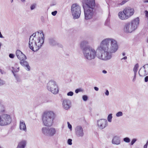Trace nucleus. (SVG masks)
Here are the masks:
<instances>
[{"mask_svg":"<svg viewBox=\"0 0 148 148\" xmlns=\"http://www.w3.org/2000/svg\"><path fill=\"white\" fill-rule=\"evenodd\" d=\"M118 47L117 42L114 39L111 38L104 39L97 48V50L100 52L97 54V57L103 61L109 60L112 57V53L116 52Z\"/></svg>","mask_w":148,"mask_h":148,"instance_id":"f257e3e1","label":"nucleus"},{"mask_svg":"<svg viewBox=\"0 0 148 148\" xmlns=\"http://www.w3.org/2000/svg\"><path fill=\"white\" fill-rule=\"evenodd\" d=\"M44 38V34L42 31H40L34 33L29 38V48L34 51H37L42 46Z\"/></svg>","mask_w":148,"mask_h":148,"instance_id":"f03ea898","label":"nucleus"},{"mask_svg":"<svg viewBox=\"0 0 148 148\" xmlns=\"http://www.w3.org/2000/svg\"><path fill=\"white\" fill-rule=\"evenodd\" d=\"M85 19L88 20L92 18L95 15V0H82Z\"/></svg>","mask_w":148,"mask_h":148,"instance_id":"7ed1b4c3","label":"nucleus"},{"mask_svg":"<svg viewBox=\"0 0 148 148\" xmlns=\"http://www.w3.org/2000/svg\"><path fill=\"white\" fill-rule=\"evenodd\" d=\"M139 19L137 17L131 22L125 23L123 25V30L125 33H130L135 31L138 28L139 23Z\"/></svg>","mask_w":148,"mask_h":148,"instance_id":"20e7f679","label":"nucleus"},{"mask_svg":"<svg viewBox=\"0 0 148 148\" xmlns=\"http://www.w3.org/2000/svg\"><path fill=\"white\" fill-rule=\"evenodd\" d=\"M55 118V114L53 112L48 111L45 112L42 116V121L44 125L46 126H52Z\"/></svg>","mask_w":148,"mask_h":148,"instance_id":"39448f33","label":"nucleus"},{"mask_svg":"<svg viewBox=\"0 0 148 148\" xmlns=\"http://www.w3.org/2000/svg\"><path fill=\"white\" fill-rule=\"evenodd\" d=\"M82 51L84 58L88 60H94L97 56L96 50L89 46H86L83 48Z\"/></svg>","mask_w":148,"mask_h":148,"instance_id":"423d86ee","label":"nucleus"},{"mask_svg":"<svg viewBox=\"0 0 148 148\" xmlns=\"http://www.w3.org/2000/svg\"><path fill=\"white\" fill-rule=\"evenodd\" d=\"M134 12V9L130 7L126 8L123 11L120 12L119 13V17L121 20H126L132 16Z\"/></svg>","mask_w":148,"mask_h":148,"instance_id":"0eeeda50","label":"nucleus"},{"mask_svg":"<svg viewBox=\"0 0 148 148\" xmlns=\"http://www.w3.org/2000/svg\"><path fill=\"white\" fill-rule=\"evenodd\" d=\"M47 88L48 91L54 94H56L58 93L59 89L58 84L53 80H51L48 82L47 84Z\"/></svg>","mask_w":148,"mask_h":148,"instance_id":"6e6552de","label":"nucleus"},{"mask_svg":"<svg viewBox=\"0 0 148 148\" xmlns=\"http://www.w3.org/2000/svg\"><path fill=\"white\" fill-rule=\"evenodd\" d=\"M42 133L44 135L49 137H53L57 133V130L54 127H43L41 129Z\"/></svg>","mask_w":148,"mask_h":148,"instance_id":"1a4fd4ad","label":"nucleus"},{"mask_svg":"<svg viewBox=\"0 0 148 148\" xmlns=\"http://www.w3.org/2000/svg\"><path fill=\"white\" fill-rule=\"evenodd\" d=\"M11 121L12 118L10 115L3 114L0 115V126H4L9 125Z\"/></svg>","mask_w":148,"mask_h":148,"instance_id":"9d476101","label":"nucleus"},{"mask_svg":"<svg viewBox=\"0 0 148 148\" xmlns=\"http://www.w3.org/2000/svg\"><path fill=\"white\" fill-rule=\"evenodd\" d=\"M71 10L74 19H77L80 17L81 13V8L78 4L77 3L73 4L71 7Z\"/></svg>","mask_w":148,"mask_h":148,"instance_id":"9b49d317","label":"nucleus"},{"mask_svg":"<svg viewBox=\"0 0 148 148\" xmlns=\"http://www.w3.org/2000/svg\"><path fill=\"white\" fill-rule=\"evenodd\" d=\"M75 133L78 137H82L84 135V129L81 125H77L75 128Z\"/></svg>","mask_w":148,"mask_h":148,"instance_id":"f8f14e48","label":"nucleus"},{"mask_svg":"<svg viewBox=\"0 0 148 148\" xmlns=\"http://www.w3.org/2000/svg\"><path fill=\"white\" fill-rule=\"evenodd\" d=\"M97 125L98 128L100 130L105 128L108 125V122L105 119H101L97 121Z\"/></svg>","mask_w":148,"mask_h":148,"instance_id":"ddd939ff","label":"nucleus"},{"mask_svg":"<svg viewBox=\"0 0 148 148\" xmlns=\"http://www.w3.org/2000/svg\"><path fill=\"white\" fill-rule=\"evenodd\" d=\"M139 74L140 76H144L148 74V64H146L141 67L139 70Z\"/></svg>","mask_w":148,"mask_h":148,"instance_id":"4468645a","label":"nucleus"},{"mask_svg":"<svg viewBox=\"0 0 148 148\" xmlns=\"http://www.w3.org/2000/svg\"><path fill=\"white\" fill-rule=\"evenodd\" d=\"M18 64L16 63L14 64V66L12 67V71L17 81L19 82L20 81V80L19 79L18 77L14 73L17 72L19 71V67L18 66Z\"/></svg>","mask_w":148,"mask_h":148,"instance_id":"2eb2a0df","label":"nucleus"},{"mask_svg":"<svg viewBox=\"0 0 148 148\" xmlns=\"http://www.w3.org/2000/svg\"><path fill=\"white\" fill-rule=\"evenodd\" d=\"M19 129L22 132H26L27 131V127L25 121L23 120H21L19 121Z\"/></svg>","mask_w":148,"mask_h":148,"instance_id":"dca6fc26","label":"nucleus"},{"mask_svg":"<svg viewBox=\"0 0 148 148\" xmlns=\"http://www.w3.org/2000/svg\"><path fill=\"white\" fill-rule=\"evenodd\" d=\"M16 54L18 58L21 60H25L26 59L25 56L19 50H16Z\"/></svg>","mask_w":148,"mask_h":148,"instance_id":"f3484780","label":"nucleus"},{"mask_svg":"<svg viewBox=\"0 0 148 148\" xmlns=\"http://www.w3.org/2000/svg\"><path fill=\"white\" fill-rule=\"evenodd\" d=\"M71 102L69 99H65L63 100L62 103L63 107L66 110L70 108L71 107Z\"/></svg>","mask_w":148,"mask_h":148,"instance_id":"a211bd4d","label":"nucleus"},{"mask_svg":"<svg viewBox=\"0 0 148 148\" xmlns=\"http://www.w3.org/2000/svg\"><path fill=\"white\" fill-rule=\"evenodd\" d=\"M121 139L120 137L117 136H114L112 138V143L116 145H119L121 143Z\"/></svg>","mask_w":148,"mask_h":148,"instance_id":"6ab92c4d","label":"nucleus"},{"mask_svg":"<svg viewBox=\"0 0 148 148\" xmlns=\"http://www.w3.org/2000/svg\"><path fill=\"white\" fill-rule=\"evenodd\" d=\"M21 65L25 67V69L27 71H29L30 69V67L29 66L28 63L24 60H21L20 62Z\"/></svg>","mask_w":148,"mask_h":148,"instance_id":"aec40b11","label":"nucleus"},{"mask_svg":"<svg viewBox=\"0 0 148 148\" xmlns=\"http://www.w3.org/2000/svg\"><path fill=\"white\" fill-rule=\"evenodd\" d=\"M27 141L25 140H22L18 144L16 148H25L27 145Z\"/></svg>","mask_w":148,"mask_h":148,"instance_id":"412c9836","label":"nucleus"},{"mask_svg":"<svg viewBox=\"0 0 148 148\" xmlns=\"http://www.w3.org/2000/svg\"><path fill=\"white\" fill-rule=\"evenodd\" d=\"M49 43L51 46H55L57 44V42L56 40L53 38H50L49 39Z\"/></svg>","mask_w":148,"mask_h":148,"instance_id":"4be33fe9","label":"nucleus"},{"mask_svg":"<svg viewBox=\"0 0 148 148\" xmlns=\"http://www.w3.org/2000/svg\"><path fill=\"white\" fill-rule=\"evenodd\" d=\"M88 44V42L86 40H84L81 42L80 44V46L82 50V49L86 47H84V46Z\"/></svg>","mask_w":148,"mask_h":148,"instance_id":"5701e85b","label":"nucleus"},{"mask_svg":"<svg viewBox=\"0 0 148 148\" xmlns=\"http://www.w3.org/2000/svg\"><path fill=\"white\" fill-rule=\"evenodd\" d=\"M5 110L4 106L3 104L0 103V113L4 112Z\"/></svg>","mask_w":148,"mask_h":148,"instance_id":"b1692460","label":"nucleus"},{"mask_svg":"<svg viewBox=\"0 0 148 148\" xmlns=\"http://www.w3.org/2000/svg\"><path fill=\"white\" fill-rule=\"evenodd\" d=\"M138 67L139 65L138 64H137L135 65L133 69V71L134 73L137 74V71L138 70Z\"/></svg>","mask_w":148,"mask_h":148,"instance_id":"393cba45","label":"nucleus"},{"mask_svg":"<svg viewBox=\"0 0 148 148\" xmlns=\"http://www.w3.org/2000/svg\"><path fill=\"white\" fill-rule=\"evenodd\" d=\"M112 114H109L107 117V120L108 122L110 123L112 122Z\"/></svg>","mask_w":148,"mask_h":148,"instance_id":"a878e982","label":"nucleus"},{"mask_svg":"<svg viewBox=\"0 0 148 148\" xmlns=\"http://www.w3.org/2000/svg\"><path fill=\"white\" fill-rule=\"evenodd\" d=\"M36 3H33L31 4L30 7L31 10H33L34 9L36 8Z\"/></svg>","mask_w":148,"mask_h":148,"instance_id":"bb28decb","label":"nucleus"},{"mask_svg":"<svg viewBox=\"0 0 148 148\" xmlns=\"http://www.w3.org/2000/svg\"><path fill=\"white\" fill-rule=\"evenodd\" d=\"M123 115V113L122 112L119 111L117 112L116 114V116L117 117H120L122 116Z\"/></svg>","mask_w":148,"mask_h":148,"instance_id":"cd10ccee","label":"nucleus"},{"mask_svg":"<svg viewBox=\"0 0 148 148\" xmlns=\"http://www.w3.org/2000/svg\"><path fill=\"white\" fill-rule=\"evenodd\" d=\"M123 140L125 142L127 143H129L130 140V139L128 137H126L124 138Z\"/></svg>","mask_w":148,"mask_h":148,"instance_id":"c85d7f7f","label":"nucleus"},{"mask_svg":"<svg viewBox=\"0 0 148 148\" xmlns=\"http://www.w3.org/2000/svg\"><path fill=\"white\" fill-rule=\"evenodd\" d=\"M82 99L84 101H86L88 99V97L86 95H84L82 96Z\"/></svg>","mask_w":148,"mask_h":148,"instance_id":"c756f323","label":"nucleus"},{"mask_svg":"<svg viewBox=\"0 0 148 148\" xmlns=\"http://www.w3.org/2000/svg\"><path fill=\"white\" fill-rule=\"evenodd\" d=\"M67 124L68 125V128L69 129L70 131L72 130V125L70 124V123L68 122H67Z\"/></svg>","mask_w":148,"mask_h":148,"instance_id":"7c9ffc66","label":"nucleus"},{"mask_svg":"<svg viewBox=\"0 0 148 148\" xmlns=\"http://www.w3.org/2000/svg\"><path fill=\"white\" fill-rule=\"evenodd\" d=\"M72 140L71 139H69L67 140V143L69 145H71L72 144Z\"/></svg>","mask_w":148,"mask_h":148,"instance_id":"2f4dec72","label":"nucleus"},{"mask_svg":"<svg viewBox=\"0 0 148 148\" xmlns=\"http://www.w3.org/2000/svg\"><path fill=\"white\" fill-rule=\"evenodd\" d=\"M137 139L136 138L133 139L131 141V145H133L134 143L136 141Z\"/></svg>","mask_w":148,"mask_h":148,"instance_id":"473e14b6","label":"nucleus"},{"mask_svg":"<svg viewBox=\"0 0 148 148\" xmlns=\"http://www.w3.org/2000/svg\"><path fill=\"white\" fill-rule=\"evenodd\" d=\"M136 73H134V76L132 79V81L134 82L135 81L136 79Z\"/></svg>","mask_w":148,"mask_h":148,"instance_id":"72a5a7b5","label":"nucleus"},{"mask_svg":"<svg viewBox=\"0 0 148 148\" xmlns=\"http://www.w3.org/2000/svg\"><path fill=\"white\" fill-rule=\"evenodd\" d=\"M73 95V93L72 91H70L68 92L67 95L68 96H72Z\"/></svg>","mask_w":148,"mask_h":148,"instance_id":"f704fd0d","label":"nucleus"},{"mask_svg":"<svg viewBox=\"0 0 148 148\" xmlns=\"http://www.w3.org/2000/svg\"><path fill=\"white\" fill-rule=\"evenodd\" d=\"M125 3H126V2L124 0H123L121 3H118V4L119 5H123Z\"/></svg>","mask_w":148,"mask_h":148,"instance_id":"c9c22d12","label":"nucleus"},{"mask_svg":"<svg viewBox=\"0 0 148 148\" xmlns=\"http://www.w3.org/2000/svg\"><path fill=\"white\" fill-rule=\"evenodd\" d=\"M5 82L3 81L0 79V86L4 84Z\"/></svg>","mask_w":148,"mask_h":148,"instance_id":"e433bc0d","label":"nucleus"},{"mask_svg":"<svg viewBox=\"0 0 148 148\" xmlns=\"http://www.w3.org/2000/svg\"><path fill=\"white\" fill-rule=\"evenodd\" d=\"M57 13V11H55L54 12H51L53 16H55L56 15Z\"/></svg>","mask_w":148,"mask_h":148,"instance_id":"4c0bfd02","label":"nucleus"},{"mask_svg":"<svg viewBox=\"0 0 148 148\" xmlns=\"http://www.w3.org/2000/svg\"><path fill=\"white\" fill-rule=\"evenodd\" d=\"M14 55L12 53L10 54L9 56L10 58H13L14 57Z\"/></svg>","mask_w":148,"mask_h":148,"instance_id":"58836bf2","label":"nucleus"},{"mask_svg":"<svg viewBox=\"0 0 148 148\" xmlns=\"http://www.w3.org/2000/svg\"><path fill=\"white\" fill-rule=\"evenodd\" d=\"M81 91V89H77L75 90V92L76 93H78L79 92Z\"/></svg>","mask_w":148,"mask_h":148,"instance_id":"ea45409f","label":"nucleus"},{"mask_svg":"<svg viewBox=\"0 0 148 148\" xmlns=\"http://www.w3.org/2000/svg\"><path fill=\"white\" fill-rule=\"evenodd\" d=\"M105 93L106 96H108L109 95V92L108 90H106Z\"/></svg>","mask_w":148,"mask_h":148,"instance_id":"a19ab883","label":"nucleus"},{"mask_svg":"<svg viewBox=\"0 0 148 148\" xmlns=\"http://www.w3.org/2000/svg\"><path fill=\"white\" fill-rule=\"evenodd\" d=\"M145 82H147L148 81V76H146L145 78Z\"/></svg>","mask_w":148,"mask_h":148,"instance_id":"79ce46f5","label":"nucleus"},{"mask_svg":"<svg viewBox=\"0 0 148 148\" xmlns=\"http://www.w3.org/2000/svg\"><path fill=\"white\" fill-rule=\"evenodd\" d=\"M148 144V141H147V142L146 144L144 145V148H147Z\"/></svg>","mask_w":148,"mask_h":148,"instance_id":"37998d69","label":"nucleus"},{"mask_svg":"<svg viewBox=\"0 0 148 148\" xmlns=\"http://www.w3.org/2000/svg\"><path fill=\"white\" fill-rule=\"evenodd\" d=\"M94 89L97 91H98L99 90V88L97 87H94Z\"/></svg>","mask_w":148,"mask_h":148,"instance_id":"c03bdc74","label":"nucleus"},{"mask_svg":"<svg viewBox=\"0 0 148 148\" xmlns=\"http://www.w3.org/2000/svg\"><path fill=\"white\" fill-rule=\"evenodd\" d=\"M102 73L104 74H106L107 73V71L105 70H103Z\"/></svg>","mask_w":148,"mask_h":148,"instance_id":"a18cd8bd","label":"nucleus"},{"mask_svg":"<svg viewBox=\"0 0 148 148\" xmlns=\"http://www.w3.org/2000/svg\"><path fill=\"white\" fill-rule=\"evenodd\" d=\"M143 2L144 3H148V0H143Z\"/></svg>","mask_w":148,"mask_h":148,"instance_id":"49530a36","label":"nucleus"},{"mask_svg":"<svg viewBox=\"0 0 148 148\" xmlns=\"http://www.w3.org/2000/svg\"><path fill=\"white\" fill-rule=\"evenodd\" d=\"M4 37L2 35L1 32H0V38H3Z\"/></svg>","mask_w":148,"mask_h":148,"instance_id":"de8ad7c7","label":"nucleus"},{"mask_svg":"<svg viewBox=\"0 0 148 148\" xmlns=\"http://www.w3.org/2000/svg\"><path fill=\"white\" fill-rule=\"evenodd\" d=\"M127 59V57L126 56H125L124 58H122L121 59V60H122L123 59L126 60Z\"/></svg>","mask_w":148,"mask_h":148,"instance_id":"09e8293b","label":"nucleus"},{"mask_svg":"<svg viewBox=\"0 0 148 148\" xmlns=\"http://www.w3.org/2000/svg\"><path fill=\"white\" fill-rule=\"evenodd\" d=\"M122 55L123 56H124L125 55V53H123Z\"/></svg>","mask_w":148,"mask_h":148,"instance_id":"8fccbe9b","label":"nucleus"},{"mask_svg":"<svg viewBox=\"0 0 148 148\" xmlns=\"http://www.w3.org/2000/svg\"><path fill=\"white\" fill-rule=\"evenodd\" d=\"M21 1L23 2H25V0H21Z\"/></svg>","mask_w":148,"mask_h":148,"instance_id":"3c124183","label":"nucleus"},{"mask_svg":"<svg viewBox=\"0 0 148 148\" xmlns=\"http://www.w3.org/2000/svg\"><path fill=\"white\" fill-rule=\"evenodd\" d=\"M10 1H11V3H12V2H13V0H10Z\"/></svg>","mask_w":148,"mask_h":148,"instance_id":"603ef678","label":"nucleus"},{"mask_svg":"<svg viewBox=\"0 0 148 148\" xmlns=\"http://www.w3.org/2000/svg\"><path fill=\"white\" fill-rule=\"evenodd\" d=\"M0 148H3L1 146H0Z\"/></svg>","mask_w":148,"mask_h":148,"instance_id":"864d4df0","label":"nucleus"}]
</instances>
